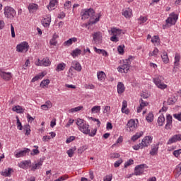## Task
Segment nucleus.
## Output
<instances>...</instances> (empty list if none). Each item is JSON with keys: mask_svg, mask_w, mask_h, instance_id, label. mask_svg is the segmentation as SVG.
Wrapping results in <instances>:
<instances>
[{"mask_svg": "<svg viewBox=\"0 0 181 181\" xmlns=\"http://www.w3.org/2000/svg\"><path fill=\"white\" fill-rule=\"evenodd\" d=\"M81 18L82 19H88L90 21L88 22V25H95L98 22H100V18H101L100 13H95V11L93 8H88L83 10L81 13Z\"/></svg>", "mask_w": 181, "mask_h": 181, "instance_id": "nucleus-1", "label": "nucleus"}, {"mask_svg": "<svg viewBox=\"0 0 181 181\" xmlns=\"http://www.w3.org/2000/svg\"><path fill=\"white\" fill-rule=\"evenodd\" d=\"M108 33L110 35V36H112V37H110L111 42L117 43V42H119V37H121V35L124 33H122V30L119 28H112L108 30Z\"/></svg>", "mask_w": 181, "mask_h": 181, "instance_id": "nucleus-2", "label": "nucleus"}, {"mask_svg": "<svg viewBox=\"0 0 181 181\" xmlns=\"http://www.w3.org/2000/svg\"><path fill=\"white\" fill-rule=\"evenodd\" d=\"M165 78L163 76L158 75L154 78H153V81L154 84L160 88V90H165V88H168V85L163 83Z\"/></svg>", "mask_w": 181, "mask_h": 181, "instance_id": "nucleus-3", "label": "nucleus"}, {"mask_svg": "<svg viewBox=\"0 0 181 181\" xmlns=\"http://www.w3.org/2000/svg\"><path fill=\"white\" fill-rule=\"evenodd\" d=\"M131 67V58L123 60V64L117 68L119 73H128Z\"/></svg>", "mask_w": 181, "mask_h": 181, "instance_id": "nucleus-4", "label": "nucleus"}, {"mask_svg": "<svg viewBox=\"0 0 181 181\" xmlns=\"http://www.w3.org/2000/svg\"><path fill=\"white\" fill-rule=\"evenodd\" d=\"M4 16L8 19H13L16 16V11L9 6L4 8Z\"/></svg>", "mask_w": 181, "mask_h": 181, "instance_id": "nucleus-5", "label": "nucleus"}, {"mask_svg": "<svg viewBox=\"0 0 181 181\" xmlns=\"http://www.w3.org/2000/svg\"><path fill=\"white\" fill-rule=\"evenodd\" d=\"M93 40L92 42L94 45H101L103 43V33L98 31L92 34Z\"/></svg>", "mask_w": 181, "mask_h": 181, "instance_id": "nucleus-6", "label": "nucleus"}, {"mask_svg": "<svg viewBox=\"0 0 181 181\" xmlns=\"http://www.w3.org/2000/svg\"><path fill=\"white\" fill-rule=\"evenodd\" d=\"M28 50H29V43L26 41H24L16 46V51L19 53L26 52Z\"/></svg>", "mask_w": 181, "mask_h": 181, "instance_id": "nucleus-7", "label": "nucleus"}, {"mask_svg": "<svg viewBox=\"0 0 181 181\" xmlns=\"http://www.w3.org/2000/svg\"><path fill=\"white\" fill-rule=\"evenodd\" d=\"M177 19H179V16L175 13H171L165 20V23L167 25H176Z\"/></svg>", "mask_w": 181, "mask_h": 181, "instance_id": "nucleus-8", "label": "nucleus"}, {"mask_svg": "<svg viewBox=\"0 0 181 181\" xmlns=\"http://www.w3.org/2000/svg\"><path fill=\"white\" fill-rule=\"evenodd\" d=\"M35 66H43L44 67H49V66L52 64V62L49 58H44L42 60L37 59L35 61Z\"/></svg>", "mask_w": 181, "mask_h": 181, "instance_id": "nucleus-9", "label": "nucleus"}, {"mask_svg": "<svg viewBox=\"0 0 181 181\" xmlns=\"http://www.w3.org/2000/svg\"><path fill=\"white\" fill-rule=\"evenodd\" d=\"M145 168H146V164H141V165H136L134 168V175L135 176H141V175H142L144 173V172L145 170Z\"/></svg>", "mask_w": 181, "mask_h": 181, "instance_id": "nucleus-10", "label": "nucleus"}, {"mask_svg": "<svg viewBox=\"0 0 181 181\" xmlns=\"http://www.w3.org/2000/svg\"><path fill=\"white\" fill-rule=\"evenodd\" d=\"M30 152V149L28 148H24L23 150H17L14 152V155L16 158H23V156H26L27 153Z\"/></svg>", "mask_w": 181, "mask_h": 181, "instance_id": "nucleus-11", "label": "nucleus"}, {"mask_svg": "<svg viewBox=\"0 0 181 181\" xmlns=\"http://www.w3.org/2000/svg\"><path fill=\"white\" fill-rule=\"evenodd\" d=\"M181 141V134H175L171 138H170L167 142V145H172V144H175L177 141Z\"/></svg>", "mask_w": 181, "mask_h": 181, "instance_id": "nucleus-12", "label": "nucleus"}, {"mask_svg": "<svg viewBox=\"0 0 181 181\" xmlns=\"http://www.w3.org/2000/svg\"><path fill=\"white\" fill-rule=\"evenodd\" d=\"M152 136H146L142 139V141L140 144H141V146H143V148L149 146V145L152 144Z\"/></svg>", "mask_w": 181, "mask_h": 181, "instance_id": "nucleus-13", "label": "nucleus"}, {"mask_svg": "<svg viewBox=\"0 0 181 181\" xmlns=\"http://www.w3.org/2000/svg\"><path fill=\"white\" fill-rule=\"evenodd\" d=\"M0 76L3 80H6V81H9L11 78H12V73L11 72H5L4 70L0 69Z\"/></svg>", "mask_w": 181, "mask_h": 181, "instance_id": "nucleus-14", "label": "nucleus"}, {"mask_svg": "<svg viewBox=\"0 0 181 181\" xmlns=\"http://www.w3.org/2000/svg\"><path fill=\"white\" fill-rule=\"evenodd\" d=\"M59 5V0H49V4L47 6L48 11H54Z\"/></svg>", "mask_w": 181, "mask_h": 181, "instance_id": "nucleus-15", "label": "nucleus"}, {"mask_svg": "<svg viewBox=\"0 0 181 181\" xmlns=\"http://www.w3.org/2000/svg\"><path fill=\"white\" fill-rule=\"evenodd\" d=\"M79 131L81 132H83L85 135H88L90 134V125L88 124L85 123L84 124L82 125V127H78Z\"/></svg>", "mask_w": 181, "mask_h": 181, "instance_id": "nucleus-16", "label": "nucleus"}, {"mask_svg": "<svg viewBox=\"0 0 181 181\" xmlns=\"http://www.w3.org/2000/svg\"><path fill=\"white\" fill-rule=\"evenodd\" d=\"M52 22V17L50 15L46 16L45 18L42 21V23L44 28H49Z\"/></svg>", "mask_w": 181, "mask_h": 181, "instance_id": "nucleus-17", "label": "nucleus"}, {"mask_svg": "<svg viewBox=\"0 0 181 181\" xmlns=\"http://www.w3.org/2000/svg\"><path fill=\"white\" fill-rule=\"evenodd\" d=\"M97 78L98 81H101L103 83V81H105V78H107V74H105V72L103 71H99L97 72Z\"/></svg>", "mask_w": 181, "mask_h": 181, "instance_id": "nucleus-18", "label": "nucleus"}, {"mask_svg": "<svg viewBox=\"0 0 181 181\" xmlns=\"http://www.w3.org/2000/svg\"><path fill=\"white\" fill-rule=\"evenodd\" d=\"M173 121V117H172V115H168L166 117V124L165 126V129H170V127H172Z\"/></svg>", "mask_w": 181, "mask_h": 181, "instance_id": "nucleus-19", "label": "nucleus"}, {"mask_svg": "<svg viewBox=\"0 0 181 181\" xmlns=\"http://www.w3.org/2000/svg\"><path fill=\"white\" fill-rule=\"evenodd\" d=\"M12 172H13V170L11 168H8L0 172V175H1V176H4V177H11V173H12Z\"/></svg>", "mask_w": 181, "mask_h": 181, "instance_id": "nucleus-20", "label": "nucleus"}, {"mask_svg": "<svg viewBox=\"0 0 181 181\" xmlns=\"http://www.w3.org/2000/svg\"><path fill=\"white\" fill-rule=\"evenodd\" d=\"M32 164V162L30 160H23L21 161L20 163H18L19 168H21V169H27L28 166H30Z\"/></svg>", "mask_w": 181, "mask_h": 181, "instance_id": "nucleus-21", "label": "nucleus"}, {"mask_svg": "<svg viewBox=\"0 0 181 181\" xmlns=\"http://www.w3.org/2000/svg\"><path fill=\"white\" fill-rule=\"evenodd\" d=\"M71 67L76 71H81L83 69V67H81V64L77 61H72Z\"/></svg>", "mask_w": 181, "mask_h": 181, "instance_id": "nucleus-22", "label": "nucleus"}, {"mask_svg": "<svg viewBox=\"0 0 181 181\" xmlns=\"http://www.w3.org/2000/svg\"><path fill=\"white\" fill-rule=\"evenodd\" d=\"M52 107H53L52 102L50 100H47L44 105H41V110H43V111H47L48 110H50Z\"/></svg>", "mask_w": 181, "mask_h": 181, "instance_id": "nucleus-23", "label": "nucleus"}, {"mask_svg": "<svg viewBox=\"0 0 181 181\" xmlns=\"http://www.w3.org/2000/svg\"><path fill=\"white\" fill-rule=\"evenodd\" d=\"M136 128V125H135V120L130 119L127 122V130L128 131H134Z\"/></svg>", "mask_w": 181, "mask_h": 181, "instance_id": "nucleus-24", "label": "nucleus"}, {"mask_svg": "<svg viewBox=\"0 0 181 181\" xmlns=\"http://www.w3.org/2000/svg\"><path fill=\"white\" fill-rule=\"evenodd\" d=\"M57 39H59V35L56 33L53 34L52 39L49 40L51 46H56L57 45Z\"/></svg>", "mask_w": 181, "mask_h": 181, "instance_id": "nucleus-25", "label": "nucleus"}, {"mask_svg": "<svg viewBox=\"0 0 181 181\" xmlns=\"http://www.w3.org/2000/svg\"><path fill=\"white\" fill-rule=\"evenodd\" d=\"M123 16L126 18H131L132 16V9L127 8L122 11Z\"/></svg>", "mask_w": 181, "mask_h": 181, "instance_id": "nucleus-26", "label": "nucleus"}, {"mask_svg": "<svg viewBox=\"0 0 181 181\" xmlns=\"http://www.w3.org/2000/svg\"><path fill=\"white\" fill-rule=\"evenodd\" d=\"M76 42H77V37H74L69 38L68 40L64 42V46H67V47L71 46L73 43H76Z\"/></svg>", "mask_w": 181, "mask_h": 181, "instance_id": "nucleus-27", "label": "nucleus"}, {"mask_svg": "<svg viewBox=\"0 0 181 181\" xmlns=\"http://www.w3.org/2000/svg\"><path fill=\"white\" fill-rule=\"evenodd\" d=\"M158 149H159V144L153 145L150 151V155H151V156H155V155L158 154Z\"/></svg>", "mask_w": 181, "mask_h": 181, "instance_id": "nucleus-28", "label": "nucleus"}, {"mask_svg": "<svg viewBox=\"0 0 181 181\" xmlns=\"http://www.w3.org/2000/svg\"><path fill=\"white\" fill-rule=\"evenodd\" d=\"M12 111L17 112V114H23V112H25V109H23L22 106L17 105L12 108Z\"/></svg>", "mask_w": 181, "mask_h": 181, "instance_id": "nucleus-29", "label": "nucleus"}, {"mask_svg": "<svg viewBox=\"0 0 181 181\" xmlns=\"http://www.w3.org/2000/svg\"><path fill=\"white\" fill-rule=\"evenodd\" d=\"M125 91V86L122 82H119L117 83V93L118 94H122Z\"/></svg>", "mask_w": 181, "mask_h": 181, "instance_id": "nucleus-30", "label": "nucleus"}, {"mask_svg": "<svg viewBox=\"0 0 181 181\" xmlns=\"http://www.w3.org/2000/svg\"><path fill=\"white\" fill-rule=\"evenodd\" d=\"M28 10L30 13H35L36 11H37V4H30L28 6Z\"/></svg>", "mask_w": 181, "mask_h": 181, "instance_id": "nucleus-31", "label": "nucleus"}, {"mask_svg": "<svg viewBox=\"0 0 181 181\" xmlns=\"http://www.w3.org/2000/svg\"><path fill=\"white\" fill-rule=\"evenodd\" d=\"M180 54L175 53V61H174V67H178L179 66V62H180Z\"/></svg>", "mask_w": 181, "mask_h": 181, "instance_id": "nucleus-32", "label": "nucleus"}, {"mask_svg": "<svg viewBox=\"0 0 181 181\" xmlns=\"http://www.w3.org/2000/svg\"><path fill=\"white\" fill-rule=\"evenodd\" d=\"M45 77V74L40 73L37 76H35L34 78H32L31 81L32 83H35V81H37V80H42Z\"/></svg>", "mask_w": 181, "mask_h": 181, "instance_id": "nucleus-33", "label": "nucleus"}, {"mask_svg": "<svg viewBox=\"0 0 181 181\" xmlns=\"http://www.w3.org/2000/svg\"><path fill=\"white\" fill-rule=\"evenodd\" d=\"M64 69H66V64L65 63H60L58 64L56 68V71H57L58 73L60 71H63V70H64Z\"/></svg>", "mask_w": 181, "mask_h": 181, "instance_id": "nucleus-34", "label": "nucleus"}, {"mask_svg": "<svg viewBox=\"0 0 181 181\" xmlns=\"http://www.w3.org/2000/svg\"><path fill=\"white\" fill-rule=\"evenodd\" d=\"M91 113L92 114H98L101 111V106L95 105L93 106L91 110Z\"/></svg>", "mask_w": 181, "mask_h": 181, "instance_id": "nucleus-35", "label": "nucleus"}, {"mask_svg": "<svg viewBox=\"0 0 181 181\" xmlns=\"http://www.w3.org/2000/svg\"><path fill=\"white\" fill-rule=\"evenodd\" d=\"M144 135V132H139L136 133L132 137V141H136L137 139H139L141 136Z\"/></svg>", "mask_w": 181, "mask_h": 181, "instance_id": "nucleus-36", "label": "nucleus"}, {"mask_svg": "<svg viewBox=\"0 0 181 181\" xmlns=\"http://www.w3.org/2000/svg\"><path fill=\"white\" fill-rule=\"evenodd\" d=\"M72 57H77V56H80L81 54V49L76 48L71 52Z\"/></svg>", "mask_w": 181, "mask_h": 181, "instance_id": "nucleus-37", "label": "nucleus"}, {"mask_svg": "<svg viewBox=\"0 0 181 181\" xmlns=\"http://www.w3.org/2000/svg\"><path fill=\"white\" fill-rule=\"evenodd\" d=\"M163 124H165V116H163V115H161L158 117V124L159 125V127H163Z\"/></svg>", "mask_w": 181, "mask_h": 181, "instance_id": "nucleus-38", "label": "nucleus"}, {"mask_svg": "<svg viewBox=\"0 0 181 181\" xmlns=\"http://www.w3.org/2000/svg\"><path fill=\"white\" fill-rule=\"evenodd\" d=\"M175 175L178 177L181 175V162L176 166L175 170Z\"/></svg>", "mask_w": 181, "mask_h": 181, "instance_id": "nucleus-39", "label": "nucleus"}, {"mask_svg": "<svg viewBox=\"0 0 181 181\" xmlns=\"http://www.w3.org/2000/svg\"><path fill=\"white\" fill-rule=\"evenodd\" d=\"M161 59L163 63H165V64H168V63H169V57H168L167 53L165 52L163 53V54L161 55Z\"/></svg>", "mask_w": 181, "mask_h": 181, "instance_id": "nucleus-40", "label": "nucleus"}, {"mask_svg": "<svg viewBox=\"0 0 181 181\" xmlns=\"http://www.w3.org/2000/svg\"><path fill=\"white\" fill-rule=\"evenodd\" d=\"M42 165H43V162L42 161H39L38 163H35L34 165L32 166L31 168V170H36V169H40V166H42Z\"/></svg>", "mask_w": 181, "mask_h": 181, "instance_id": "nucleus-41", "label": "nucleus"}, {"mask_svg": "<svg viewBox=\"0 0 181 181\" xmlns=\"http://www.w3.org/2000/svg\"><path fill=\"white\" fill-rule=\"evenodd\" d=\"M76 151V146L72 147L71 148H69L66 153L69 158H73V155H74V151Z\"/></svg>", "mask_w": 181, "mask_h": 181, "instance_id": "nucleus-42", "label": "nucleus"}, {"mask_svg": "<svg viewBox=\"0 0 181 181\" xmlns=\"http://www.w3.org/2000/svg\"><path fill=\"white\" fill-rule=\"evenodd\" d=\"M83 110V106H78L76 107L71 108L69 110V112L73 114L74 112H77L78 111H81Z\"/></svg>", "mask_w": 181, "mask_h": 181, "instance_id": "nucleus-43", "label": "nucleus"}, {"mask_svg": "<svg viewBox=\"0 0 181 181\" xmlns=\"http://www.w3.org/2000/svg\"><path fill=\"white\" fill-rule=\"evenodd\" d=\"M160 40H159V37L158 35H154L151 38V42L153 43V45H159V42Z\"/></svg>", "mask_w": 181, "mask_h": 181, "instance_id": "nucleus-44", "label": "nucleus"}, {"mask_svg": "<svg viewBox=\"0 0 181 181\" xmlns=\"http://www.w3.org/2000/svg\"><path fill=\"white\" fill-rule=\"evenodd\" d=\"M138 22L139 23L142 24V23H145V22H146V21H148V18L145 17V16H141L139 18H138Z\"/></svg>", "mask_w": 181, "mask_h": 181, "instance_id": "nucleus-45", "label": "nucleus"}, {"mask_svg": "<svg viewBox=\"0 0 181 181\" xmlns=\"http://www.w3.org/2000/svg\"><path fill=\"white\" fill-rule=\"evenodd\" d=\"M146 119L148 122H152L153 121V113H148V116L146 117Z\"/></svg>", "mask_w": 181, "mask_h": 181, "instance_id": "nucleus-46", "label": "nucleus"}, {"mask_svg": "<svg viewBox=\"0 0 181 181\" xmlns=\"http://www.w3.org/2000/svg\"><path fill=\"white\" fill-rule=\"evenodd\" d=\"M50 84V81L49 79L42 81L40 83V87H46V86H49Z\"/></svg>", "mask_w": 181, "mask_h": 181, "instance_id": "nucleus-47", "label": "nucleus"}, {"mask_svg": "<svg viewBox=\"0 0 181 181\" xmlns=\"http://www.w3.org/2000/svg\"><path fill=\"white\" fill-rule=\"evenodd\" d=\"M16 119H17V128L18 129H19V131H22L23 127L22 126V123L21 122V120H19V117H16Z\"/></svg>", "mask_w": 181, "mask_h": 181, "instance_id": "nucleus-48", "label": "nucleus"}, {"mask_svg": "<svg viewBox=\"0 0 181 181\" xmlns=\"http://www.w3.org/2000/svg\"><path fill=\"white\" fill-rule=\"evenodd\" d=\"M88 148V146H81L78 149V153H83V152H84L85 151H87Z\"/></svg>", "mask_w": 181, "mask_h": 181, "instance_id": "nucleus-49", "label": "nucleus"}, {"mask_svg": "<svg viewBox=\"0 0 181 181\" xmlns=\"http://www.w3.org/2000/svg\"><path fill=\"white\" fill-rule=\"evenodd\" d=\"M122 141H124V139L122 136H119V137L117 139V141L112 146V147L117 146L118 144H122Z\"/></svg>", "mask_w": 181, "mask_h": 181, "instance_id": "nucleus-50", "label": "nucleus"}, {"mask_svg": "<svg viewBox=\"0 0 181 181\" xmlns=\"http://www.w3.org/2000/svg\"><path fill=\"white\" fill-rule=\"evenodd\" d=\"M158 53H159V49H158V48H155L153 51L150 52L149 56H157Z\"/></svg>", "mask_w": 181, "mask_h": 181, "instance_id": "nucleus-51", "label": "nucleus"}, {"mask_svg": "<svg viewBox=\"0 0 181 181\" xmlns=\"http://www.w3.org/2000/svg\"><path fill=\"white\" fill-rule=\"evenodd\" d=\"M64 9H70L71 8V1H68L64 4Z\"/></svg>", "mask_w": 181, "mask_h": 181, "instance_id": "nucleus-52", "label": "nucleus"}, {"mask_svg": "<svg viewBox=\"0 0 181 181\" xmlns=\"http://www.w3.org/2000/svg\"><path fill=\"white\" fill-rule=\"evenodd\" d=\"M84 120L81 119H78L76 120V125L78 126V128H80V127H82L83 125H84Z\"/></svg>", "mask_w": 181, "mask_h": 181, "instance_id": "nucleus-53", "label": "nucleus"}, {"mask_svg": "<svg viewBox=\"0 0 181 181\" xmlns=\"http://www.w3.org/2000/svg\"><path fill=\"white\" fill-rule=\"evenodd\" d=\"M74 139H76V136H71L66 139V144H70L71 142H73V141H74Z\"/></svg>", "mask_w": 181, "mask_h": 181, "instance_id": "nucleus-54", "label": "nucleus"}, {"mask_svg": "<svg viewBox=\"0 0 181 181\" xmlns=\"http://www.w3.org/2000/svg\"><path fill=\"white\" fill-rule=\"evenodd\" d=\"M119 153H113L110 154L111 159H118L119 158Z\"/></svg>", "mask_w": 181, "mask_h": 181, "instance_id": "nucleus-55", "label": "nucleus"}, {"mask_svg": "<svg viewBox=\"0 0 181 181\" xmlns=\"http://www.w3.org/2000/svg\"><path fill=\"white\" fill-rule=\"evenodd\" d=\"M130 165H134V160L129 159L127 162L124 163V168L130 166Z\"/></svg>", "mask_w": 181, "mask_h": 181, "instance_id": "nucleus-56", "label": "nucleus"}, {"mask_svg": "<svg viewBox=\"0 0 181 181\" xmlns=\"http://www.w3.org/2000/svg\"><path fill=\"white\" fill-rule=\"evenodd\" d=\"M96 134H97V129H93V130H91L90 132L89 131V134H88V135H89V136H95Z\"/></svg>", "mask_w": 181, "mask_h": 181, "instance_id": "nucleus-57", "label": "nucleus"}, {"mask_svg": "<svg viewBox=\"0 0 181 181\" xmlns=\"http://www.w3.org/2000/svg\"><path fill=\"white\" fill-rule=\"evenodd\" d=\"M112 175H108L104 177L103 181H112Z\"/></svg>", "mask_w": 181, "mask_h": 181, "instance_id": "nucleus-58", "label": "nucleus"}, {"mask_svg": "<svg viewBox=\"0 0 181 181\" xmlns=\"http://www.w3.org/2000/svg\"><path fill=\"white\" fill-rule=\"evenodd\" d=\"M121 163H122V159H119V160H117L114 163L115 168H118V167H119V165H121Z\"/></svg>", "mask_w": 181, "mask_h": 181, "instance_id": "nucleus-59", "label": "nucleus"}, {"mask_svg": "<svg viewBox=\"0 0 181 181\" xmlns=\"http://www.w3.org/2000/svg\"><path fill=\"white\" fill-rule=\"evenodd\" d=\"M25 135H30V126L26 125L25 126Z\"/></svg>", "mask_w": 181, "mask_h": 181, "instance_id": "nucleus-60", "label": "nucleus"}, {"mask_svg": "<svg viewBox=\"0 0 181 181\" xmlns=\"http://www.w3.org/2000/svg\"><path fill=\"white\" fill-rule=\"evenodd\" d=\"M127 107H128V103L127 100H123L122 105V111H124V110L127 109Z\"/></svg>", "mask_w": 181, "mask_h": 181, "instance_id": "nucleus-61", "label": "nucleus"}, {"mask_svg": "<svg viewBox=\"0 0 181 181\" xmlns=\"http://www.w3.org/2000/svg\"><path fill=\"white\" fill-rule=\"evenodd\" d=\"M180 153H181V149L175 150L173 152V155L174 156H175V158H179V155H180Z\"/></svg>", "mask_w": 181, "mask_h": 181, "instance_id": "nucleus-62", "label": "nucleus"}, {"mask_svg": "<svg viewBox=\"0 0 181 181\" xmlns=\"http://www.w3.org/2000/svg\"><path fill=\"white\" fill-rule=\"evenodd\" d=\"M117 52H119V54H124V47L119 45L117 47Z\"/></svg>", "mask_w": 181, "mask_h": 181, "instance_id": "nucleus-63", "label": "nucleus"}, {"mask_svg": "<svg viewBox=\"0 0 181 181\" xmlns=\"http://www.w3.org/2000/svg\"><path fill=\"white\" fill-rule=\"evenodd\" d=\"M174 118H175V119H177V121H180L181 122V113H176L173 115Z\"/></svg>", "mask_w": 181, "mask_h": 181, "instance_id": "nucleus-64", "label": "nucleus"}]
</instances>
